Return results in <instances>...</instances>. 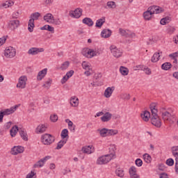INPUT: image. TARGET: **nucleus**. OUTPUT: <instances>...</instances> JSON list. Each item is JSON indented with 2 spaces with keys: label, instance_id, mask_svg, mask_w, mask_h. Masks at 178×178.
I'll return each instance as SVG.
<instances>
[{
  "label": "nucleus",
  "instance_id": "f257e3e1",
  "mask_svg": "<svg viewBox=\"0 0 178 178\" xmlns=\"http://www.w3.org/2000/svg\"><path fill=\"white\" fill-rule=\"evenodd\" d=\"M17 131H19V134L22 140H24V141H29L27 133L23 131V129H19V127H17V125L13 127L12 129L10 130L11 137H15L16 134H17Z\"/></svg>",
  "mask_w": 178,
  "mask_h": 178
},
{
  "label": "nucleus",
  "instance_id": "f03ea898",
  "mask_svg": "<svg viewBox=\"0 0 178 178\" xmlns=\"http://www.w3.org/2000/svg\"><path fill=\"white\" fill-rule=\"evenodd\" d=\"M81 54L83 56H86V58H89L99 56V51L88 48L83 49Z\"/></svg>",
  "mask_w": 178,
  "mask_h": 178
},
{
  "label": "nucleus",
  "instance_id": "7ed1b4c3",
  "mask_svg": "<svg viewBox=\"0 0 178 178\" xmlns=\"http://www.w3.org/2000/svg\"><path fill=\"white\" fill-rule=\"evenodd\" d=\"M41 140L44 145H51L55 141V137L49 134H44L42 136Z\"/></svg>",
  "mask_w": 178,
  "mask_h": 178
},
{
  "label": "nucleus",
  "instance_id": "20e7f679",
  "mask_svg": "<svg viewBox=\"0 0 178 178\" xmlns=\"http://www.w3.org/2000/svg\"><path fill=\"white\" fill-rule=\"evenodd\" d=\"M161 116L164 122H169L170 124H173L176 122L175 115L170 114L168 111H164L161 113Z\"/></svg>",
  "mask_w": 178,
  "mask_h": 178
},
{
  "label": "nucleus",
  "instance_id": "39448f33",
  "mask_svg": "<svg viewBox=\"0 0 178 178\" xmlns=\"http://www.w3.org/2000/svg\"><path fill=\"white\" fill-rule=\"evenodd\" d=\"M110 49L111 54L115 58H120V56H122V54H123V51H122L120 49H118V47H116V46L115 45L111 46Z\"/></svg>",
  "mask_w": 178,
  "mask_h": 178
},
{
  "label": "nucleus",
  "instance_id": "423d86ee",
  "mask_svg": "<svg viewBox=\"0 0 178 178\" xmlns=\"http://www.w3.org/2000/svg\"><path fill=\"white\" fill-rule=\"evenodd\" d=\"M4 56L6 58H8L10 59L15 58V56H16V49H13V47L6 49L4 51Z\"/></svg>",
  "mask_w": 178,
  "mask_h": 178
},
{
  "label": "nucleus",
  "instance_id": "0eeeda50",
  "mask_svg": "<svg viewBox=\"0 0 178 178\" xmlns=\"http://www.w3.org/2000/svg\"><path fill=\"white\" fill-rule=\"evenodd\" d=\"M111 161H112V158L108 156V154H106L99 157L97 159V165H106V163H108Z\"/></svg>",
  "mask_w": 178,
  "mask_h": 178
},
{
  "label": "nucleus",
  "instance_id": "6e6552de",
  "mask_svg": "<svg viewBox=\"0 0 178 178\" xmlns=\"http://www.w3.org/2000/svg\"><path fill=\"white\" fill-rule=\"evenodd\" d=\"M19 26H20V21L18 19H13L9 21L8 27L10 29V30L15 31V30H16Z\"/></svg>",
  "mask_w": 178,
  "mask_h": 178
},
{
  "label": "nucleus",
  "instance_id": "1a4fd4ad",
  "mask_svg": "<svg viewBox=\"0 0 178 178\" xmlns=\"http://www.w3.org/2000/svg\"><path fill=\"white\" fill-rule=\"evenodd\" d=\"M147 10L150 11L152 15H158L159 13H162V12H163L162 8L158 6H152L147 8Z\"/></svg>",
  "mask_w": 178,
  "mask_h": 178
},
{
  "label": "nucleus",
  "instance_id": "9d476101",
  "mask_svg": "<svg viewBox=\"0 0 178 178\" xmlns=\"http://www.w3.org/2000/svg\"><path fill=\"white\" fill-rule=\"evenodd\" d=\"M81 15H83V10L81 8H76L75 10L70 12V16L75 17V19H79V17H81Z\"/></svg>",
  "mask_w": 178,
  "mask_h": 178
},
{
  "label": "nucleus",
  "instance_id": "9b49d317",
  "mask_svg": "<svg viewBox=\"0 0 178 178\" xmlns=\"http://www.w3.org/2000/svg\"><path fill=\"white\" fill-rule=\"evenodd\" d=\"M24 152V147L22 146H14L11 149L10 154L12 155H17V154H23Z\"/></svg>",
  "mask_w": 178,
  "mask_h": 178
},
{
  "label": "nucleus",
  "instance_id": "f8f14e48",
  "mask_svg": "<svg viewBox=\"0 0 178 178\" xmlns=\"http://www.w3.org/2000/svg\"><path fill=\"white\" fill-rule=\"evenodd\" d=\"M49 159H51V156H46L44 158L39 160L36 163L33 165V168H42L44 166V163L47 162Z\"/></svg>",
  "mask_w": 178,
  "mask_h": 178
},
{
  "label": "nucleus",
  "instance_id": "ddd939ff",
  "mask_svg": "<svg viewBox=\"0 0 178 178\" xmlns=\"http://www.w3.org/2000/svg\"><path fill=\"white\" fill-rule=\"evenodd\" d=\"M27 81V76H22L19 79V83L17 84V88H26V84Z\"/></svg>",
  "mask_w": 178,
  "mask_h": 178
},
{
  "label": "nucleus",
  "instance_id": "4468645a",
  "mask_svg": "<svg viewBox=\"0 0 178 178\" xmlns=\"http://www.w3.org/2000/svg\"><path fill=\"white\" fill-rule=\"evenodd\" d=\"M151 123L153 126H155V127L159 128L162 126V122H161L159 116L151 118Z\"/></svg>",
  "mask_w": 178,
  "mask_h": 178
},
{
  "label": "nucleus",
  "instance_id": "2eb2a0df",
  "mask_svg": "<svg viewBox=\"0 0 178 178\" xmlns=\"http://www.w3.org/2000/svg\"><path fill=\"white\" fill-rule=\"evenodd\" d=\"M40 52H44V48L32 47L28 51L29 55H38Z\"/></svg>",
  "mask_w": 178,
  "mask_h": 178
},
{
  "label": "nucleus",
  "instance_id": "dca6fc26",
  "mask_svg": "<svg viewBox=\"0 0 178 178\" xmlns=\"http://www.w3.org/2000/svg\"><path fill=\"white\" fill-rule=\"evenodd\" d=\"M130 178H140L138 174H137V169L134 166H131L129 170Z\"/></svg>",
  "mask_w": 178,
  "mask_h": 178
},
{
  "label": "nucleus",
  "instance_id": "f3484780",
  "mask_svg": "<svg viewBox=\"0 0 178 178\" xmlns=\"http://www.w3.org/2000/svg\"><path fill=\"white\" fill-rule=\"evenodd\" d=\"M47 129H48V127L47 125L44 124H39L35 129V133L37 134H41L42 133H45V131H47Z\"/></svg>",
  "mask_w": 178,
  "mask_h": 178
},
{
  "label": "nucleus",
  "instance_id": "a211bd4d",
  "mask_svg": "<svg viewBox=\"0 0 178 178\" xmlns=\"http://www.w3.org/2000/svg\"><path fill=\"white\" fill-rule=\"evenodd\" d=\"M115 91V87H108L104 91V97L106 98H111L112 97V94Z\"/></svg>",
  "mask_w": 178,
  "mask_h": 178
},
{
  "label": "nucleus",
  "instance_id": "6ab92c4d",
  "mask_svg": "<svg viewBox=\"0 0 178 178\" xmlns=\"http://www.w3.org/2000/svg\"><path fill=\"white\" fill-rule=\"evenodd\" d=\"M81 151L83 154H92V152H94V147L92 145L85 146L82 147Z\"/></svg>",
  "mask_w": 178,
  "mask_h": 178
},
{
  "label": "nucleus",
  "instance_id": "aec40b11",
  "mask_svg": "<svg viewBox=\"0 0 178 178\" xmlns=\"http://www.w3.org/2000/svg\"><path fill=\"white\" fill-rule=\"evenodd\" d=\"M101 35L102 38H109L112 35V31L111 29H103Z\"/></svg>",
  "mask_w": 178,
  "mask_h": 178
},
{
  "label": "nucleus",
  "instance_id": "412c9836",
  "mask_svg": "<svg viewBox=\"0 0 178 178\" xmlns=\"http://www.w3.org/2000/svg\"><path fill=\"white\" fill-rule=\"evenodd\" d=\"M140 117L142 118L143 120H144V122H148V120H149V118L151 120V113L147 111H145L143 112V113L140 114Z\"/></svg>",
  "mask_w": 178,
  "mask_h": 178
},
{
  "label": "nucleus",
  "instance_id": "4be33fe9",
  "mask_svg": "<svg viewBox=\"0 0 178 178\" xmlns=\"http://www.w3.org/2000/svg\"><path fill=\"white\" fill-rule=\"evenodd\" d=\"M112 119V114L109 112H106L104 114L102 117H101V120L102 122H109Z\"/></svg>",
  "mask_w": 178,
  "mask_h": 178
},
{
  "label": "nucleus",
  "instance_id": "5701e85b",
  "mask_svg": "<svg viewBox=\"0 0 178 178\" xmlns=\"http://www.w3.org/2000/svg\"><path fill=\"white\" fill-rule=\"evenodd\" d=\"M161 54H162V51L154 53L152 57L151 62H152V63H156L161 58Z\"/></svg>",
  "mask_w": 178,
  "mask_h": 178
},
{
  "label": "nucleus",
  "instance_id": "b1692460",
  "mask_svg": "<svg viewBox=\"0 0 178 178\" xmlns=\"http://www.w3.org/2000/svg\"><path fill=\"white\" fill-rule=\"evenodd\" d=\"M47 72H48V69L47 68H44L42 70L40 71L37 76L38 80L41 81L44 77V76L47 75Z\"/></svg>",
  "mask_w": 178,
  "mask_h": 178
},
{
  "label": "nucleus",
  "instance_id": "393cba45",
  "mask_svg": "<svg viewBox=\"0 0 178 178\" xmlns=\"http://www.w3.org/2000/svg\"><path fill=\"white\" fill-rule=\"evenodd\" d=\"M82 23H83V24H86V26H88L89 27H92V26H94V22L92 21V19H91V18L88 17H85L82 20Z\"/></svg>",
  "mask_w": 178,
  "mask_h": 178
},
{
  "label": "nucleus",
  "instance_id": "a878e982",
  "mask_svg": "<svg viewBox=\"0 0 178 178\" xmlns=\"http://www.w3.org/2000/svg\"><path fill=\"white\" fill-rule=\"evenodd\" d=\"M115 151H116V147L115 145L111 146V147L109 148L110 154H107V156H109L112 159L113 156L116 155Z\"/></svg>",
  "mask_w": 178,
  "mask_h": 178
},
{
  "label": "nucleus",
  "instance_id": "bb28decb",
  "mask_svg": "<svg viewBox=\"0 0 178 178\" xmlns=\"http://www.w3.org/2000/svg\"><path fill=\"white\" fill-rule=\"evenodd\" d=\"M115 175L118 177H124V170H123V168H118L115 170Z\"/></svg>",
  "mask_w": 178,
  "mask_h": 178
},
{
  "label": "nucleus",
  "instance_id": "cd10ccee",
  "mask_svg": "<svg viewBox=\"0 0 178 178\" xmlns=\"http://www.w3.org/2000/svg\"><path fill=\"white\" fill-rule=\"evenodd\" d=\"M35 26L34 25V19H30L28 24V30L29 33H33V31H34Z\"/></svg>",
  "mask_w": 178,
  "mask_h": 178
},
{
  "label": "nucleus",
  "instance_id": "c85d7f7f",
  "mask_svg": "<svg viewBox=\"0 0 178 178\" xmlns=\"http://www.w3.org/2000/svg\"><path fill=\"white\" fill-rule=\"evenodd\" d=\"M104 23H105V17H102V18L97 19L95 26L96 27L101 29V27H102L104 25Z\"/></svg>",
  "mask_w": 178,
  "mask_h": 178
},
{
  "label": "nucleus",
  "instance_id": "c756f323",
  "mask_svg": "<svg viewBox=\"0 0 178 178\" xmlns=\"http://www.w3.org/2000/svg\"><path fill=\"white\" fill-rule=\"evenodd\" d=\"M43 19L45 22H47V23H50L51 22H52V19H54V17L52 16V14L51 13H47L46 14L44 17Z\"/></svg>",
  "mask_w": 178,
  "mask_h": 178
},
{
  "label": "nucleus",
  "instance_id": "7c9ffc66",
  "mask_svg": "<svg viewBox=\"0 0 178 178\" xmlns=\"http://www.w3.org/2000/svg\"><path fill=\"white\" fill-rule=\"evenodd\" d=\"M97 131L99 132L101 137H108V129L103 128L102 129H98Z\"/></svg>",
  "mask_w": 178,
  "mask_h": 178
},
{
  "label": "nucleus",
  "instance_id": "2f4dec72",
  "mask_svg": "<svg viewBox=\"0 0 178 178\" xmlns=\"http://www.w3.org/2000/svg\"><path fill=\"white\" fill-rule=\"evenodd\" d=\"M143 17L145 20H151L152 17V14L150 13L149 10H147L143 13Z\"/></svg>",
  "mask_w": 178,
  "mask_h": 178
},
{
  "label": "nucleus",
  "instance_id": "473e14b6",
  "mask_svg": "<svg viewBox=\"0 0 178 178\" xmlns=\"http://www.w3.org/2000/svg\"><path fill=\"white\" fill-rule=\"evenodd\" d=\"M120 72L122 76H127L129 74V69L126 68V67L121 66L120 67Z\"/></svg>",
  "mask_w": 178,
  "mask_h": 178
},
{
  "label": "nucleus",
  "instance_id": "72a5a7b5",
  "mask_svg": "<svg viewBox=\"0 0 178 178\" xmlns=\"http://www.w3.org/2000/svg\"><path fill=\"white\" fill-rule=\"evenodd\" d=\"M15 3L12 0L6 1L5 3L2 4V6L5 8L6 9L8 8H10V6H13Z\"/></svg>",
  "mask_w": 178,
  "mask_h": 178
},
{
  "label": "nucleus",
  "instance_id": "f704fd0d",
  "mask_svg": "<svg viewBox=\"0 0 178 178\" xmlns=\"http://www.w3.org/2000/svg\"><path fill=\"white\" fill-rule=\"evenodd\" d=\"M70 104L72 106H77L79 105V98L72 97L70 99Z\"/></svg>",
  "mask_w": 178,
  "mask_h": 178
},
{
  "label": "nucleus",
  "instance_id": "c9c22d12",
  "mask_svg": "<svg viewBox=\"0 0 178 178\" xmlns=\"http://www.w3.org/2000/svg\"><path fill=\"white\" fill-rule=\"evenodd\" d=\"M170 20H172V18H170V17H165L161 19L160 23L163 26H165V24H166L167 23H169Z\"/></svg>",
  "mask_w": 178,
  "mask_h": 178
},
{
  "label": "nucleus",
  "instance_id": "e433bc0d",
  "mask_svg": "<svg viewBox=\"0 0 178 178\" xmlns=\"http://www.w3.org/2000/svg\"><path fill=\"white\" fill-rule=\"evenodd\" d=\"M66 143H67V140H60L58 143L57 144V147H56V149H62V147L65 145V144H66Z\"/></svg>",
  "mask_w": 178,
  "mask_h": 178
},
{
  "label": "nucleus",
  "instance_id": "4c0bfd02",
  "mask_svg": "<svg viewBox=\"0 0 178 178\" xmlns=\"http://www.w3.org/2000/svg\"><path fill=\"white\" fill-rule=\"evenodd\" d=\"M61 138H63V140H65V138H66V137H69V131L67 130V129H64L62 131H61Z\"/></svg>",
  "mask_w": 178,
  "mask_h": 178
},
{
  "label": "nucleus",
  "instance_id": "58836bf2",
  "mask_svg": "<svg viewBox=\"0 0 178 178\" xmlns=\"http://www.w3.org/2000/svg\"><path fill=\"white\" fill-rule=\"evenodd\" d=\"M143 159L146 163H151L152 158L151 156L148 154H143Z\"/></svg>",
  "mask_w": 178,
  "mask_h": 178
},
{
  "label": "nucleus",
  "instance_id": "ea45409f",
  "mask_svg": "<svg viewBox=\"0 0 178 178\" xmlns=\"http://www.w3.org/2000/svg\"><path fill=\"white\" fill-rule=\"evenodd\" d=\"M40 16H41V14H40L38 12H36L31 15L30 19H33L34 22V20H38V17H40Z\"/></svg>",
  "mask_w": 178,
  "mask_h": 178
},
{
  "label": "nucleus",
  "instance_id": "a19ab883",
  "mask_svg": "<svg viewBox=\"0 0 178 178\" xmlns=\"http://www.w3.org/2000/svg\"><path fill=\"white\" fill-rule=\"evenodd\" d=\"M171 67L172 64L170 63H164L161 65V69H163V70H169V69H170Z\"/></svg>",
  "mask_w": 178,
  "mask_h": 178
},
{
  "label": "nucleus",
  "instance_id": "79ce46f5",
  "mask_svg": "<svg viewBox=\"0 0 178 178\" xmlns=\"http://www.w3.org/2000/svg\"><path fill=\"white\" fill-rule=\"evenodd\" d=\"M69 66H70V62L65 61L63 64H61L60 69L61 70H66V69H67V67H69Z\"/></svg>",
  "mask_w": 178,
  "mask_h": 178
},
{
  "label": "nucleus",
  "instance_id": "37998d69",
  "mask_svg": "<svg viewBox=\"0 0 178 178\" xmlns=\"http://www.w3.org/2000/svg\"><path fill=\"white\" fill-rule=\"evenodd\" d=\"M172 155L175 156V159H178V146H175L172 147Z\"/></svg>",
  "mask_w": 178,
  "mask_h": 178
},
{
  "label": "nucleus",
  "instance_id": "c03bdc74",
  "mask_svg": "<svg viewBox=\"0 0 178 178\" xmlns=\"http://www.w3.org/2000/svg\"><path fill=\"white\" fill-rule=\"evenodd\" d=\"M119 131L117 129H108L107 136H116Z\"/></svg>",
  "mask_w": 178,
  "mask_h": 178
},
{
  "label": "nucleus",
  "instance_id": "a18cd8bd",
  "mask_svg": "<svg viewBox=\"0 0 178 178\" xmlns=\"http://www.w3.org/2000/svg\"><path fill=\"white\" fill-rule=\"evenodd\" d=\"M51 84H52V79H49L44 84H43L42 87H44V88H47L48 90V88H49V87H51Z\"/></svg>",
  "mask_w": 178,
  "mask_h": 178
},
{
  "label": "nucleus",
  "instance_id": "49530a36",
  "mask_svg": "<svg viewBox=\"0 0 178 178\" xmlns=\"http://www.w3.org/2000/svg\"><path fill=\"white\" fill-rule=\"evenodd\" d=\"M62 22H60V19H55V17H53V19L51 21V24H55L56 26L60 25Z\"/></svg>",
  "mask_w": 178,
  "mask_h": 178
},
{
  "label": "nucleus",
  "instance_id": "de8ad7c7",
  "mask_svg": "<svg viewBox=\"0 0 178 178\" xmlns=\"http://www.w3.org/2000/svg\"><path fill=\"white\" fill-rule=\"evenodd\" d=\"M125 37L128 38H133V37H136V33L127 30Z\"/></svg>",
  "mask_w": 178,
  "mask_h": 178
},
{
  "label": "nucleus",
  "instance_id": "09e8293b",
  "mask_svg": "<svg viewBox=\"0 0 178 178\" xmlns=\"http://www.w3.org/2000/svg\"><path fill=\"white\" fill-rule=\"evenodd\" d=\"M4 115H10L15 112L13 108H7L4 111H2Z\"/></svg>",
  "mask_w": 178,
  "mask_h": 178
},
{
  "label": "nucleus",
  "instance_id": "8fccbe9b",
  "mask_svg": "<svg viewBox=\"0 0 178 178\" xmlns=\"http://www.w3.org/2000/svg\"><path fill=\"white\" fill-rule=\"evenodd\" d=\"M107 6L110 8V9H115V8H116V3H115V1H108L107 2Z\"/></svg>",
  "mask_w": 178,
  "mask_h": 178
},
{
  "label": "nucleus",
  "instance_id": "3c124183",
  "mask_svg": "<svg viewBox=\"0 0 178 178\" xmlns=\"http://www.w3.org/2000/svg\"><path fill=\"white\" fill-rule=\"evenodd\" d=\"M82 67L85 70H91V66L88 63H87L86 61H83L82 63Z\"/></svg>",
  "mask_w": 178,
  "mask_h": 178
},
{
  "label": "nucleus",
  "instance_id": "603ef678",
  "mask_svg": "<svg viewBox=\"0 0 178 178\" xmlns=\"http://www.w3.org/2000/svg\"><path fill=\"white\" fill-rule=\"evenodd\" d=\"M165 163L168 166H173L175 165V160L173 159H168L166 160Z\"/></svg>",
  "mask_w": 178,
  "mask_h": 178
},
{
  "label": "nucleus",
  "instance_id": "864d4df0",
  "mask_svg": "<svg viewBox=\"0 0 178 178\" xmlns=\"http://www.w3.org/2000/svg\"><path fill=\"white\" fill-rule=\"evenodd\" d=\"M135 163L136 165V166H138V168L143 166V160L141 159H137L135 161Z\"/></svg>",
  "mask_w": 178,
  "mask_h": 178
},
{
  "label": "nucleus",
  "instance_id": "5fc2aeb1",
  "mask_svg": "<svg viewBox=\"0 0 178 178\" xmlns=\"http://www.w3.org/2000/svg\"><path fill=\"white\" fill-rule=\"evenodd\" d=\"M120 97L122 98V99H130V95L127 94V93H122L120 95Z\"/></svg>",
  "mask_w": 178,
  "mask_h": 178
},
{
  "label": "nucleus",
  "instance_id": "6e6d98bb",
  "mask_svg": "<svg viewBox=\"0 0 178 178\" xmlns=\"http://www.w3.org/2000/svg\"><path fill=\"white\" fill-rule=\"evenodd\" d=\"M152 116L151 118H158V109L151 110Z\"/></svg>",
  "mask_w": 178,
  "mask_h": 178
},
{
  "label": "nucleus",
  "instance_id": "4d7b16f0",
  "mask_svg": "<svg viewBox=\"0 0 178 178\" xmlns=\"http://www.w3.org/2000/svg\"><path fill=\"white\" fill-rule=\"evenodd\" d=\"M50 120H51V122H58V115H53L50 116Z\"/></svg>",
  "mask_w": 178,
  "mask_h": 178
},
{
  "label": "nucleus",
  "instance_id": "13d9d810",
  "mask_svg": "<svg viewBox=\"0 0 178 178\" xmlns=\"http://www.w3.org/2000/svg\"><path fill=\"white\" fill-rule=\"evenodd\" d=\"M73 74H74V71L70 70V72H67L66 73L65 76H67V79H70V77H72V76H73Z\"/></svg>",
  "mask_w": 178,
  "mask_h": 178
},
{
  "label": "nucleus",
  "instance_id": "bf43d9fd",
  "mask_svg": "<svg viewBox=\"0 0 178 178\" xmlns=\"http://www.w3.org/2000/svg\"><path fill=\"white\" fill-rule=\"evenodd\" d=\"M143 72H145L147 74L149 75L151 74V69L147 67H143Z\"/></svg>",
  "mask_w": 178,
  "mask_h": 178
},
{
  "label": "nucleus",
  "instance_id": "052dcab7",
  "mask_svg": "<svg viewBox=\"0 0 178 178\" xmlns=\"http://www.w3.org/2000/svg\"><path fill=\"white\" fill-rule=\"evenodd\" d=\"M119 31H120V33L121 34V35H122L123 37H126V33H127V31H126L123 29H120Z\"/></svg>",
  "mask_w": 178,
  "mask_h": 178
},
{
  "label": "nucleus",
  "instance_id": "680f3d73",
  "mask_svg": "<svg viewBox=\"0 0 178 178\" xmlns=\"http://www.w3.org/2000/svg\"><path fill=\"white\" fill-rule=\"evenodd\" d=\"M102 84H103L102 82H99V83L93 82L90 83V86H92V87H98L99 86H102Z\"/></svg>",
  "mask_w": 178,
  "mask_h": 178
},
{
  "label": "nucleus",
  "instance_id": "e2e57ef3",
  "mask_svg": "<svg viewBox=\"0 0 178 178\" xmlns=\"http://www.w3.org/2000/svg\"><path fill=\"white\" fill-rule=\"evenodd\" d=\"M65 123H68V127H70V129L73 127V122L70 121V120L66 119Z\"/></svg>",
  "mask_w": 178,
  "mask_h": 178
},
{
  "label": "nucleus",
  "instance_id": "0e129e2a",
  "mask_svg": "<svg viewBox=\"0 0 178 178\" xmlns=\"http://www.w3.org/2000/svg\"><path fill=\"white\" fill-rule=\"evenodd\" d=\"M12 126V122H8L4 125L6 130H9V128Z\"/></svg>",
  "mask_w": 178,
  "mask_h": 178
},
{
  "label": "nucleus",
  "instance_id": "69168bd1",
  "mask_svg": "<svg viewBox=\"0 0 178 178\" xmlns=\"http://www.w3.org/2000/svg\"><path fill=\"white\" fill-rule=\"evenodd\" d=\"M34 176H35V173L33 171H31V173H29L26 175V178H33Z\"/></svg>",
  "mask_w": 178,
  "mask_h": 178
},
{
  "label": "nucleus",
  "instance_id": "338daca9",
  "mask_svg": "<svg viewBox=\"0 0 178 178\" xmlns=\"http://www.w3.org/2000/svg\"><path fill=\"white\" fill-rule=\"evenodd\" d=\"M175 173L178 175V159H175Z\"/></svg>",
  "mask_w": 178,
  "mask_h": 178
},
{
  "label": "nucleus",
  "instance_id": "774afa93",
  "mask_svg": "<svg viewBox=\"0 0 178 178\" xmlns=\"http://www.w3.org/2000/svg\"><path fill=\"white\" fill-rule=\"evenodd\" d=\"M160 178H169V177L168 176V174H166V172H162L160 174Z\"/></svg>",
  "mask_w": 178,
  "mask_h": 178
}]
</instances>
